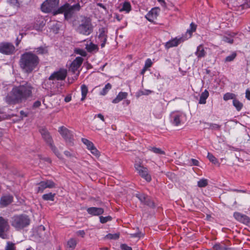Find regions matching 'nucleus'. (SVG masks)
<instances>
[{"mask_svg": "<svg viewBox=\"0 0 250 250\" xmlns=\"http://www.w3.org/2000/svg\"><path fill=\"white\" fill-rule=\"evenodd\" d=\"M33 89L32 85L27 82L19 86H15L6 97L5 101L11 104L21 103L32 96Z\"/></svg>", "mask_w": 250, "mask_h": 250, "instance_id": "obj_1", "label": "nucleus"}, {"mask_svg": "<svg viewBox=\"0 0 250 250\" xmlns=\"http://www.w3.org/2000/svg\"><path fill=\"white\" fill-rule=\"evenodd\" d=\"M40 61L39 57L35 53L25 52L21 55L19 65L23 73L29 74L38 68Z\"/></svg>", "mask_w": 250, "mask_h": 250, "instance_id": "obj_2", "label": "nucleus"}, {"mask_svg": "<svg viewBox=\"0 0 250 250\" xmlns=\"http://www.w3.org/2000/svg\"><path fill=\"white\" fill-rule=\"evenodd\" d=\"M81 8V6L79 3L71 5L68 2H65L61 7L57 8L56 11L53 12V15L63 14L64 19L68 21L72 18L75 11H79Z\"/></svg>", "mask_w": 250, "mask_h": 250, "instance_id": "obj_3", "label": "nucleus"}, {"mask_svg": "<svg viewBox=\"0 0 250 250\" xmlns=\"http://www.w3.org/2000/svg\"><path fill=\"white\" fill-rule=\"evenodd\" d=\"M76 31L80 34L85 36L89 35L93 31L91 19L88 17L82 16Z\"/></svg>", "mask_w": 250, "mask_h": 250, "instance_id": "obj_4", "label": "nucleus"}, {"mask_svg": "<svg viewBox=\"0 0 250 250\" xmlns=\"http://www.w3.org/2000/svg\"><path fill=\"white\" fill-rule=\"evenodd\" d=\"M10 223L16 230H20L29 225L30 219L26 214L16 215L11 217Z\"/></svg>", "mask_w": 250, "mask_h": 250, "instance_id": "obj_5", "label": "nucleus"}, {"mask_svg": "<svg viewBox=\"0 0 250 250\" xmlns=\"http://www.w3.org/2000/svg\"><path fill=\"white\" fill-rule=\"evenodd\" d=\"M60 0H46L41 6L42 10L45 13L52 12L56 11L59 5Z\"/></svg>", "mask_w": 250, "mask_h": 250, "instance_id": "obj_6", "label": "nucleus"}, {"mask_svg": "<svg viewBox=\"0 0 250 250\" xmlns=\"http://www.w3.org/2000/svg\"><path fill=\"white\" fill-rule=\"evenodd\" d=\"M134 167L136 170L141 177L145 179L148 182L151 180V177L148 173L147 168L143 166L142 162L140 161L138 162L135 161Z\"/></svg>", "mask_w": 250, "mask_h": 250, "instance_id": "obj_7", "label": "nucleus"}, {"mask_svg": "<svg viewBox=\"0 0 250 250\" xmlns=\"http://www.w3.org/2000/svg\"><path fill=\"white\" fill-rule=\"evenodd\" d=\"M10 228L8 220L0 216V237L4 239H8Z\"/></svg>", "mask_w": 250, "mask_h": 250, "instance_id": "obj_8", "label": "nucleus"}, {"mask_svg": "<svg viewBox=\"0 0 250 250\" xmlns=\"http://www.w3.org/2000/svg\"><path fill=\"white\" fill-rule=\"evenodd\" d=\"M58 131L67 144L70 146L74 144V135L72 131L64 126L60 127Z\"/></svg>", "mask_w": 250, "mask_h": 250, "instance_id": "obj_9", "label": "nucleus"}, {"mask_svg": "<svg viewBox=\"0 0 250 250\" xmlns=\"http://www.w3.org/2000/svg\"><path fill=\"white\" fill-rule=\"evenodd\" d=\"M36 237L39 242L46 243L48 241L49 235L45 231V228L43 226L38 227Z\"/></svg>", "mask_w": 250, "mask_h": 250, "instance_id": "obj_10", "label": "nucleus"}, {"mask_svg": "<svg viewBox=\"0 0 250 250\" xmlns=\"http://www.w3.org/2000/svg\"><path fill=\"white\" fill-rule=\"evenodd\" d=\"M15 47L14 45L10 42H3L0 43V53L10 55L15 53Z\"/></svg>", "mask_w": 250, "mask_h": 250, "instance_id": "obj_11", "label": "nucleus"}, {"mask_svg": "<svg viewBox=\"0 0 250 250\" xmlns=\"http://www.w3.org/2000/svg\"><path fill=\"white\" fill-rule=\"evenodd\" d=\"M136 196L138 198L140 202L144 205H146L150 208H154L155 207L154 203L147 195L144 193H139L137 194Z\"/></svg>", "mask_w": 250, "mask_h": 250, "instance_id": "obj_12", "label": "nucleus"}, {"mask_svg": "<svg viewBox=\"0 0 250 250\" xmlns=\"http://www.w3.org/2000/svg\"><path fill=\"white\" fill-rule=\"evenodd\" d=\"M67 76V70L65 69H61L58 71L54 72L49 77L50 80H64Z\"/></svg>", "mask_w": 250, "mask_h": 250, "instance_id": "obj_13", "label": "nucleus"}, {"mask_svg": "<svg viewBox=\"0 0 250 250\" xmlns=\"http://www.w3.org/2000/svg\"><path fill=\"white\" fill-rule=\"evenodd\" d=\"M38 192H42L46 188H53L55 187V183L52 180H46L41 181L38 184Z\"/></svg>", "mask_w": 250, "mask_h": 250, "instance_id": "obj_14", "label": "nucleus"}, {"mask_svg": "<svg viewBox=\"0 0 250 250\" xmlns=\"http://www.w3.org/2000/svg\"><path fill=\"white\" fill-rule=\"evenodd\" d=\"M183 114L179 112H174L170 114L171 123L174 125L178 126L181 123Z\"/></svg>", "mask_w": 250, "mask_h": 250, "instance_id": "obj_15", "label": "nucleus"}, {"mask_svg": "<svg viewBox=\"0 0 250 250\" xmlns=\"http://www.w3.org/2000/svg\"><path fill=\"white\" fill-rule=\"evenodd\" d=\"M42 137L50 147L53 146V141L48 131L45 128H42L40 130Z\"/></svg>", "mask_w": 250, "mask_h": 250, "instance_id": "obj_16", "label": "nucleus"}, {"mask_svg": "<svg viewBox=\"0 0 250 250\" xmlns=\"http://www.w3.org/2000/svg\"><path fill=\"white\" fill-rule=\"evenodd\" d=\"M83 59L81 57H77L72 62L69 70H71L73 73H75L78 68L80 67L83 62Z\"/></svg>", "mask_w": 250, "mask_h": 250, "instance_id": "obj_17", "label": "nucleus"}, {"mask_svg": "<svg viewBox=\"0 0 250 250\" xmlns=\"http://www.w3.org/2000/svg\"><path fill=\"white\" fill-rule=\"evenodd\" d=\"M222 198L224 201L229 205L234 206L237 204L235 196L233 194L224 193L222 195Z\"/></svg>", "mask_w": 250, "mask_h": 250, "instance_id": "obj_18", "label": "nucleus"}, {"mask_svg": "<svg viewBox=\"0 0 250 250\" xmlns=\"http://www.w3.org/2000/svg\"><path fill=\"white\" fill-rule=\"evenodd\" d=\"M159 11L158 8H153L146 15V18L149 21L153 22L157 19Z\"/></svg>", "mask_w": 250, "mask_h": 250, "instance_id": "obj_19", "label": "nucleus"}, {"mask_svg": "<svg viewBox=\"0 0 250 250\" xmlns=\"http://www.w3.org/2000/svg\"><path fill=\"white\" fill-rule=\"evenodd\" d=\"M100 34L98 38L101 43L102 48L104 47L107 41L106 30L104 28H102L99 29Z\"/></svg>", "mask_w": 250, "mask_h": 250, "instance_id": "obj_20", "label": "nucleus"}, {"mask_svg": "<svg viewBox=\"0 0 250 250\" xmlns=\"http://www.w3.org/2000/svg\"><path fill=\"white\" fill-rule=\"evenodd\" d=\"M183 41L184 40L182 38H180L179 39L176 38L167 42L165 44V47L166 49H168L171 47L177 46Z\"/></svg>", "mask_w": 250, "mask_h": 250, "instance_id": "obj_21", "label": "nucleus"}, {"mask_svg": "<svg viewBox=\"0 0 250 250\" xmlns=\"http://www.w3.org/2000/svg\"><path fill=\"white\" fill-rule=\"evenodd\" d=\"M88 214L93 216H99L102 214L104 210L102 208L90 207L86 209Z\"/></svg>", "mask_w": 250, "mask_h": 250, "instance_id": "obj_22", "label": "nucleus"}, {"mask_svg": "<svg viewBox=\"0 0 250 250\" xmlns=\"http://www.w3.org/2000/svg\"><path fill=\"white\" fill-rule=\"evenodd\" d=\"M13 201V196L7 194L2 196L0 199V204L2 207H6Z\"/></svg>", "mask_w": 250, "mask_h": 250, "instance_id": "obj_23", "label": "nucleus"}, {"mask_svg": "<svg viewBox=\"0 0 250 250\" xmlns=\"http://www.w3.org/2000/svg\"><path fill=\"white\" fill-rule=\"evenodd\" d=\"M45 22L44 19L42 17L39 18L36 20V21L34 22L33 25V29H34L36 30H42V28L45 25Z\"/></svg>", "mask_w": 250, "mask_h": 250, "instance_id": "obj_24", "label": "nucleus"}, {"mask_svg": "<svg viewBox=\"0 0 250 250\" xmlns=\"http://www.w3.org/2000/svg\"><path fill=\"white\" fill-rule=\"evenodd\" d=\"M233 216L237 220L243 223H248L249 222V218L248 216L239 212H234Z\"/></svg>", "mask_w": 250, "mask_h": 250, "instance_id": "obj_25", "label": "nucleus"}, {"mask_svg": "<svg viewBox=\"0 0 250 250\" xmlns=\"http://www.w3.org/2000/svg\"><path fill=\"white\" fill-rule=\"evenodd\" d=\"M195 55L197 56L198 58H201L204 57L206 55V52L205 51L203 46L201 44L199 45L197 48V50L195 52Z\"/></svg>", "mask_w": 250, "mask_h": 250, "instance_id": "obj_26", "label": "nucleus"}, {"mask_svg": "<svg viewBox=\"0 0 250 250\" xmlns=\"http://www.w3.org/2000/svg\"><path fill=\"white\" fill-rule=\"evenodd\" d=\"M127 93L120 92L117 97L113 100L112 103L114 104H117L119 103L122 100L125 99L127 96Z\"/></svg>", "mask_w": 250, "mask_h": 250, "instance_id": "obj_27", "label": "nucleus"}, {"mask_svg": "<svg viewBox=\"0 0 250 250\" xmlns=\"http://www.w3.org/2000/svg\"><path fill=\"white\" fill-rule=\"evenodd\" d=\"M35 53L37 55H44L48 53L47 47L45 46H40L35 49Z\"/></svg>", "mask_w": 250, "mask_h": 250, "instance_id": "obj_28", "label": "nucleus"}, {"mask_svg": "<svg viewBox=\"0 0 250 250\" xmlns=\"http://www.w3.org/2000/svg\"><path fill=\"white\" fill-rule=\"evenodd\" d=\"M209 96V93L207 90H205L202 92L200 96V100L199 104H205L206 103V100Z\"/></svg>", "mask_w": 250, "mask_h": 250, "instance_id": "obj_29", "label": "nucleus"}, {"mask_svg": "<svg viewBox=\"0 0 250 250\" xmlns=\"http://www.w3.org/2000/svg\"><path fill=\"white\" fill-rule=\"evenodd\" d=\"M81 92H82V98L81 101H83L84 100L86 97V95L88 92L87 87L85 84H83L81 86Z\"/></svg>", "mask_w": 250, "mask_h": 250, "instance_id": "obj_30", "label": "nucleus"}, {"mask_svg": "<svg viewBox=\"0 0 250 250\" xmlns=\"http://www.w3.org/2000/svg\"><path fill=\"white\" fill-rule=\"evenodd\" d=\"M213 250H228L229 248L227 247L224 244H216L213 247Z\"/></svg>", "mask_w": 250, "mask_h": 250, "instance_id": "obj_31", "label": "nucleus"}, {"mask_svg": "<svg viewBox=\"0 0 250 250\" xmlns=\"http://www.w3.org/2000/svg\"><path fill=\"white\" fill-rule=\"evenodd\" d=\"M130 10V3L127 1H125L124 2L122 8L120 9V11H125L126 13H128Z\"/></svg>", "mask_w": 250, "mask_h": 250, "instance_id": "obj_32", "label": "nucleus"}, {"mask_svg": "<svg viewBox=\"0 0 250 250\" xmlns=\"http://www.w3.org/2000/svg\"><path fill=\"white\" fill-rule=\"evenodd\" d=\"M233 105L238 111L241 110L243 106V104L236 99V98L233 101Z\"/></svg>", "mask_w": 250, "mask_h": 250, "instance_id": "obj_33", "label": "nucleus"}, {"mask_svg": "<svg viewBox=\"0 0 250 250\" xmlns=\"http://www.w3.org/2000/svg\"><path fill=\"white\" fill-rule=\"evenodd\" d=\"M86 49L89 52H91L94 51H98V50L97 45L96 44H94V43H93L92 42L90 43L89 44L86 45Z\"/></svg>", "mask_w": 250, "mask_h": 250, "instance_id": "obj_34", "label": "nucleus"}, {"mask_svg": "<svg viewBox=\"0 0 250 250\" xmlns=\"http://www.w3.org/2000/svg\"><path fill=\"white\" fill-rule=\"evenodd\" d=\"M55 196V193H52L51 192H50L49 193L43 194L42 195V199L46 201L49 200L53 201L54 200Z\"/></svg>", "mask_w": 250, "mask_h": 250, "instance_id": "obj_35", "label": "nucleus"}, {"mask_svg": "<svg viewBox=\"0 0 250 250\" xmlns=\"http://www.w3.org/2000/svg\"><path fill=\"white\" fill-rule=\"evenodd\" d=\"M67 245L68 248L73 250L76 246L77 241L74 238H71L68 241Z\"/></svg>", "mask_w": 250, "mask_h": 250, "instance_id": "obj_36", "label": "nucleus"}, {"mask_svg": "<svg viewBox=\"0 0 250 250\" xmlns=\"http://www.w3.org/2000/svg\"><path fill=\"white\" fill-rule=\"evenodd\" d=\"M236 98V95L232 93H227L224 95L223 99L225 101L232 99L233 101Z\"/></svg>", "mask_w": 250, "mask_h": 250, "instance_id": "obj_37", "label": "nucleus"}, {"mask_svg": "<svg viewBox=\"0 0 250 250\" xmlns=\"http://www.w3.org/2000/svg\"><path fill=\"white\" fill-rule=\"evenodd\" d=\"M112 88V85L110 83H107L104 86V87L102 89V90L100 92V94L102 96H104L106 95L108 91L111 89Z\"/></svg>", "mask_w": 250, "mask_h": 250, "instance_id": "obj_38", "label": "nucleus"}, {"mask_svg": "<svg viewBox=\"0 0 250 250\" xmlns=\"http://www.w3.org/2000/svg\"><path fill=\"white\" fill-rule=\"evenodd\" d=\"M149 150L157 154L165 155L166 154L165 152L161 148L156 147H150Z\"/></svg>", "mask_w": 250, "mask_h": 250, "instance_id": "obj_39", "label": "nucleus"}, {"mask_svg": "<svg viewBox=\"0 0 250 250\" xmlns=\"http://www.w3.org/2000/svg\"><path fill=\"white\" fill-rule=\"evenodd\" d=\"M207 157L208 160L213 164L219 165V163L217 159L211 153L208 152Z\"/></svg>", "mask_w": 250, "mask_h": 250, "instance_id": "obj_40", "label": "nucleus"}, {"mask_svg": "<svg viewBox=\"0 0 250 250\" xmlns=\"http://www.w3.org/2000/svg\"><path fill=\"white\" fill-rule=\"evenodd\" d=\"M120 233H116L114 234H111L109 233L105 235L104 237L105 239H113V240H117L119 238Z\"/></svg>", "mask_w": 250, "mask_h": 250, "instance_id": "obj_41", "label": "nucleus"}, {"mask_svg": "<svg viewBox=\"0 0 250 250\" xmlns=\"http://www.w3.org/2000/svg\"><path fill=\"white\" fill-rule=\"evenodd\" d=\"M208 185V180L206 179H200L197 182V186L199 188H204L206 187Z\"/></svg>", "mask_w": 250, "mask_h": 250, "instance_id": "obj_42", "label": "nucleus"}, {"mask_svg": "<svg viewBox=\"0 0 250 250\" xmlns=\"http://www.w3.org/2000/svg\"><path fill=\"white\" fill-rule=\"evenodd\" d=\"M196 29V25L193 22L190 23V29H188L187 31V34L189 35V37L191 36V35L193 32H195Z\"/></svg>", "mask_w": 250, "mask_h": 250, "instance_id": "obj_43", "label": "nucleus"}, {"mask_svg": "<svg viewBox=\"0 0 250 250\" xmlns=\"http://www.w3.org/2000/svg\"><path fill=\"white\" fill-rule=\"evenodd\" d=\"M5 250H16L15 244L10 241L7 242Z\"/></svg>", "mask_w": 250, "mask_h": 250, "instance_id": "obj_44", "label": "nucleus"}, {"mask_svg": "<svg viewBox=\"0 0 250 250\" xmlns=\"http://www.w3.org/2000/svg\"><path fill=\"white\" fill-rule=\"evenodd\" d=\"M82 141L84 144H85L87 146V148L88 149L91 148V147H92L94 146L93 144L86 139L82 138Z\"/></svg>", "mask_w": 250, "mask_h": 250, "instance_id": "obj_45", "label": "nucleus"}, {"mask_svg": "<svg viewBox=\"0 0 250 250\" xmlns=\"http://www.w3.org/2000/svg\"><path fill=\"white\" fill-rule=\"evenodd\" d=\"M235 35H236L235 33H232V34L230 36H231V37H233ZM222 40L224 42H228V43H230V44H232L233 42V40L232 39V38H230V37H228L227 36H224L223 37Z\"/></svg>", "mask_w": 250, "mask_h": 250, "instance_id": "obj_46", "label": "nucleus"}, {"mask_svg": "<svg viewBox=\"0 0 250 250\" xmlns=\"http://www.w3.org/2000/svg\"><path fill=\"white\" fill-rule=\"evenodd\" d=\"M236 53L235 52L232 53L231 55L227 56L225 60V62H230L234 60L236 57Z\"/></svg>", "mask_w": 250, "mask_h": 250, "instance_id": "obj_47", "label": "nucleus"}, {"mask_svg": "<svg viewBox=\"0 0 250 250\" xmlns=\"http://www.w3.org/2000/svg\"><path fill=\"white\" fill-rule=\"evenodd\" d=\"M112 218L110 216H107L106 217H103V216H100V222L101 223H105L108 221H110L111 220Z\"/></svg>", "mask_w": 250, "mask_h": 250, "instance_id": "obj_48", "label": "nucleus"}, {"mask_svg": "<svg viewBox=\"0 0 250 250\" xmlns=\"http://www.w3.org/2000/svg\"><path fill=\"white\" fill-rule=\"evenodd\" d=\"M53 146L54 148H52V147H50V148L52 149V150L54 152V153L55 154V155L58 157L61 158V154L59 153V151L58 150L57 148L55 147V146L53 144Z\"/></svg>", "mask_w": 250, "mask_h": 250, "instance_id": "obj_49", "label": "nucleus"}, {"mask_svg": "<svg viewBox=\"0 0 250 250\" xmlns=\"http://www.w3.org/2000/svg\"><path fill=\"white\" fill-rule=\"evenodd\" d=\"M89 150H90L91 152L95 156H98L99 155V151L94 146L91 147V148L89 149Z\"/></svg>", "mask_w": 250, "mask_h": 250, "instance_id": "obj_50", "label": "nucleus"}, {"mask_svg": "<svg viewBox=\"0 0 250 250\" xmlns=\"http://www.w3.org/2000/svg\"><path fill=\"white\" fill-rule=\"evenodd\" d=\"M152 62L150 59H147L145 62V66L146 67L148 68L151 66Z\"/></svg>", "mask_w": 250, "mask_h": 250, "instance_id": "obj_51", "label": "nucleus"}, {"mask_svg": "<svg viewBox=\"0 0 250 250\" xmlns=\"http://www.w3.org/2000/svg\"><path fill=\"white\" fill-rule=\"evenodd\" d=\"M220 125L216 124H209V127L212 129L219 130L220 128Z\"/></svg>", "mask_w": 250, "mask_h": 250, "instance_id": "obj_52", "label": "nucleus"}, {"mask_svg": "<svg viewBox=\"0 0 250 250\" xmlns=\"http://www.w3.org/2000/svg\"><path fill=\"white\" fill-rule=\"evenodd\" d=\"M76 52L82 56L84 57L86 55V52L84 50L81 49H78L77 50H76Z\"/></svg>", "mask_w": 250, "mask_h": 250, "instance_id": "obj_53", "label": "nucleus"}, {"mask_svg": "<svg viewBox=\"0 0 250 250\" xmlns=\"http://www.w3.org/2000/svg\"><path fill=\"white\" fill-rule=\"evenodd\" d=\"M9 2L14 6L17 7H19L20 5V3L18 1V0H9Z\"/></svg>", "mask_w": 250, "mask_h": 250, "instance_id": "obj_54", "label": "nucleus"}, {"mask_svg": "<svg viewBox=\"0 0 250 250\" xmlns=\"http://www.w3.org/2000/svg\"><path fill=\"white\" fill-rule=\"evenodd\" d=\"M121 248L122 250H132V248L126 244H122L121 246Z\"/></svg>", "mask_w": 250, "mask_h": 250, "instance_id": "obj_55", "label": "nucleus"}, {"mask_svg": "<svg viewBox=\"0 0 250 250\" xmlns=\"http://www.w3.org/2000/svg\"><path fill=\"white\" fill-rule=\"evenodd\" d=\"M76 234L78 236H80L82 237H84L85 235V232L83 230H80L76 232Z\"/></svg>", "mask_w": 250, "mask_h": 250, "instance_id": "obj_56", "label": "nucleus"}, {"mask_svg": "<svg viewBox=\"0 0 250 250\" xmlns=\"http://www.w3.org/2000/svg\"><path fill=\"white\" fill-rule=\"evenodd\" d=\"M41 105V102L40 101H37L34 103V104L33 105V107L34 108H37V107H39Z\"/></svg>", "mask_w": 250, "mask_h": 250, "instance_id": "obj_57", "label": "nucleus"}, {"mask_svg": "<svg viewBox=\"0 0 250 250\" xmlns=\"http://www.w3.org/2000/svg\"><path fill=\"white\" fill-rule=\"evenodd\" d=\"M191 161L192 162V165L196 166H198L199 162L197 160L194 159H191Z\"/></svg>", "mask_w": 250, "mask_h": 250, "instance_id": "obj_58", "label": "nucleus"}, {"mask_svg": "<svg viewBox=\"0 0 250 250\" xmlns=\"http://www.w3.org/2000/svg\"><path fill=\"white\" fill-rule=\"evenodd\" d=\"M246 97L247 99L250 100V91L249 89L246 90Z\"/></svg>", "mask_w": 250, "mask_h": 250, "instance_id": "obj_59", "label": "nucleus"}, {"mask_svg": "<svg viewBox=\"0 0 250 250\" xmlns=\"http://www.w3.org/2000/svg\"><path fill=\"white\" fill-rule=\"evenodd\" d=\"M97 117L99 118L101 120H102L103 122L104 121V116L102 114H98L95 115V117Z\"/></svg>", "mask_w": 250, "mask_h": 250, "instance_id": "obj_60", "label": "nucleus"}, {"mask_svg": "<svg viewBox=\"0 0 250 250\" xmlns=\"http://www.w3.org/2000/svg\"><path fill=\"white\" fill-rule=\"evenodd\" d=\"M71 100V97L70 95L67 96L64 98V101L66 103L70 102Z\"/></svg>", "mask_w": 250, "mask_h": 250, "instance_id": "obj_61", "label": "nucleus"}, {"mask_svg": "<svg viewBox=\"0 0 250 250\" xmlns=\"http://www.w3.org/2000/svg\"><path fill=\"white\" fill-rule=\"evenodd\" d=\"M157 1L161 4L162 6L164 7L166 6V3L164 0H157Z\"/></svg>", "mask_w": 250, "mask_h": 250, "instance_id": "obj_62", "label": "nucleus"}, {"mask_svg": "<svg viewBox=\"0 0 250 250\" xmlns=\"http://www.w3.org/2000/svg\"><path fill=\"white\" fill-rule=\"evenodd\" d=\"M230 190L233 191L238 192H242V193H246V190H239V189H230Z\"/></svg>", "mask_w": 250, "mask_h": 250, "instance_id": "obj_63", "label": "nucleus"}, {"mask_svg": "<svg viewBox=\"0 0 250 250\" xmlns=\"http://www.w3.org/2000/svg\"><path fill=\"white\" fill-rule=\"evenodd\" d=\"M20 114L21 116L23 117H27L28 114L26 113L25 112H24L23 110H21L20 111Z\"/></svg>", "mask_w": 250, "mask_h": 250, "instance_id": "obj_64", "label": "nucleus"}]
</instances>
